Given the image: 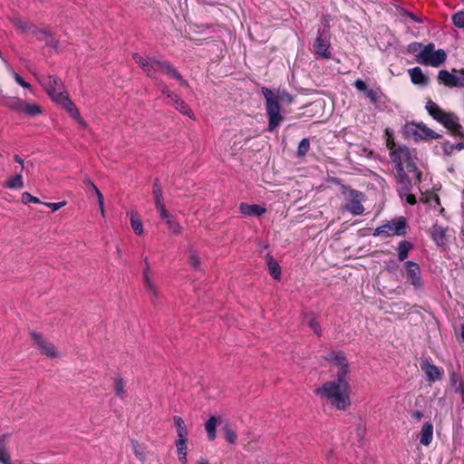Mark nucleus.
<instances>
[{
    "label": "nucleus",
    "instance_id": "4468645a",
    "mask_svg": "<svg viewBox=\"0 0 464 464\" xmlns=\"http://www.w3.org/2000/svg\"><path fill=\"white\" fill-rule=\"evenodd\" d=\"M44 85L48 95L53 102L55 96H58L59 94H62L63 96L67 95L63 90L62 82L56 77L48 76V82L44 83Z\"/></svg>",
    "mask_w": 464,
    "mask_h": 464
},
{
    "label": "nucleus",
    "instance_id": "a19ab883",
    "mask_svg": "<svg viewBox=\"0 0 464 464\" xmlns=\"http://www.w3.org/2000/svg\"><path fill=\"white\" fill-rule=\"evenodd\" d=\"M132 450L134 454L137 458H139L140 460L143 461L145 459V450L144 448L140 445L137 441H132Z\"/></svg>",
    "mask_w": 464,
    "mask_h": 464
},
{
    "label": "nucleus",
    "instance_id": "de8ad7c7",
    "mask_svg": "<svg viewBox=\"0 0 464 464\" xmlns=\"http://www.w3.org/2000/svg\"><path fill=\"white\" fill-rule=\"evenodd\" d=\"M9 72H10V73L13 75V77H14V81H15V82H16L20 86H22V87H24V88H26V89H30V88H31V85H30L28 82H24V81L21 78V76H20L18 73H16L13 69H9Z\"/></svg>",
    "mask_w": 464,
    "mask_h": 464
},
{
    "label": "nucleus",
    "instance_id": "3c124183",
    "mask_svg": "<svg viewBox=\"0 0 464 464\" xmlns=\"http://www.w3.org/2000/svg\"><path fill=\"white\" fill-rule=\"evenodd\" d=\"M44 204L45 206H47L48 208H51L53 211H56L59 208H61L62 207H63L66 204V202L61 201V202H57V203H44Z\"/></svg>",
    "mask_w": 464,
    "mask_h": 464
},
{
    "label": "nucleus",
    "instance_id": "13d9d810",
    "mask_svg": "<svg viewBox=\"0 0 464 464\" xmlns=\"http://www.w3.org/2000/svg\"><path fill=\"white\" fill-rule=\"evenodd\" d=\"M88 184H90L92 191L94 192L96 196V199L99 202V195H102V192L99 190V188L92 182L88 181Z\"/></svg>",
    "mask_w": 464,
    "mask_h": 464
},
{
    "label": "nucleus",
    "instance_id": "ddd939ff",
    "mask_svg": "<svg viewBox=\"0 0 464 464\" xmlns=\"http://www.w3.org/2000/svg\"><path fill=\"white\" fill-rule=\"evenodd\" d=\"M54 102L63 105L74 120L82 125L84 124V121L80 116L79 111L69 99L68 95L63 96L62 94H59L58 96H55Z\"/></svg>",
    "mask_w": 464,
    "mask_h": 464
},
{
    "label": "nucleus",
    "instance_id": "473e14b6",
    "mask_svg": "<svg viewBox=\"0 0 464 464\" xmlns=\"http://www.w3.org/2000/svg\"><path fill=\"white\" fill-rule=\"evenodd\" d=\"M4 186L8 188L19 189L23 188L24 182L21 179V176H14L5 181Z\"/></svg>",
    "mask_w": 464,
    "mask_h": 464
},
{
    "label": "nucleus",
    "instance_id": "37998d69",
    "mask_svg": "<svg viewBox=\"0 0 464 464\" xmlns=\"http://www.w3.org/2000/svg\"><path fill=\"white\" fill-rule=\"evenodd\" d=\"M455 26L464 29V12H458L452 16Z\"/></svg>",
    "mask_w": 464,
    "mask_h": 464
},
{
    "label": "nucleus",
    "instance_id": "c756f323",
    "mask_svg": "<svg viewBox=\"0 0 464 464\" xmlns=\"http://www.w3.org/2000/svg\"><path fill=\"white\" fill-rule=\"evenodd\" d=\"M431 236L437 245L444 244L445 230L442 227L437 225L433 226L431 229Z\"/></svg>",
    "mask_w": 464,
    "mask_h": 464
},
{
    "label": "nucleus",
    "instance_id": "a18cd8bd",
    "mask_svg": "<svg viewBox=\"0 0 464 464\" xmlns=\"http://www.w3.org/2000/svg\"><path fill=\"white\" fill-rule=\"evenodd\" d=\"M178 455H187V439L178 440L176 442Z\"/></svg>",
    "mask_w": 464,
    "mask_h": 464
},
{
    "label": "nucleus",
    "instance_id": "2f4dec72",
    "mask_svg": "<svg viewBox=\"0 0 464 464\" xmlns=\"http://www.w3.org/2000/svg\"><path fill=\"white\" fill-rule=\"evenodd\" d=\"M267 265H268L269 272L272 275V276L276 280L280 279L281 268H280V266L278 265V263L276 260H274L272 257H269Z\"/></svg>",
    "mask_w": 464,
    "mask_h": 464
},
{
    "label": "nucleus",
    "instance_id": "a211bd4d",
    "mask_svg": "<svg viewBox=\"0 0 464 464\" xmlns=\"http://www.w3.org/2000/svg\"><path fill=\"white\" fill-rule=\"evenodd\" d=\"M439 122L442 123L448 130L455 134L460 131L461 127L458 122V118L453 113L446 112Z\"/></svg>",
    "mask_w": 464,
    "mask_h": 464
},
{
    "label": "nucleus",
    "instance_id": "79ce46f5",
    "mask_svg": "<svg viewBox=\"0 0 464 464\" xmlns=\"http://www.w3.org/2000/svg\"><path fill=\"white\" fill-rule=\"evenodd\" d=\"M166 224L168 225L169 229L173 234L179 235L182 232L181 226L175 221L174 218H172L171 219H167Z\"/></svg>",
    "mask_w": 464,
    "mask_h": 464
},
{
    "label": "nucleus",
    "instance_id": "412c9836",
    "mask_svg": "<svg viewBox=\"0 0 464 464\" xmlns=\"http://www.w3.org/2000/svg\"><path fill=\"white\" fill-rule=\"evenodd\" d=\"M240 210L247 216H261L266 209L258 205H249L246 203L240 204Z\"/></svg>",
    "mask_w": 464,
    "mask_h": 464
},
{
    "label": "nucleus",
    "instance_id": "f257e3e1",
    "mask_svg": "<svg viewBox=\"0 0 464 464\" xmlns=\"http://www.w3.org/2000/svg\"><path fill=\"white\" fill-rule=\"evenodd\" d=\"M325 359L337 367V378L324 382L314 392L322 400L327 401L335 409L345 411L351 404V386L347 376L348 361L342 353L338 352L329 353Z\"/></svg>",
    "mask_w": 464,
    "mask_h": 464
},
{
    "label": "nucleus",
    "instance_id": "cd10ccee",
    "mask_svg": "<svg viewBox=\"0 0 464 464\" xmlns=\"http://www.w3.org/2000/svg\"><path fill=\"white\" fill-rule=\"evenodd\" d=\"M130 226L135 234L141 235L143 233V225L141 220L139 218L138 214L134 211L130 213Z\"/></svg>",
    "mask_w": 464,
    "mask_h": 464
},
{
    "label": "nucleus",
    "instance_id": "338daca9",
    "mask_svg": "<svg viewBox=\"0 0 464 464\" xmlns=\"http://www.w3.org/2000/svg\"><path fill=\"white\" fill-rule=\"evenodd\" d=\"M198 464H208V462L207 460H200Z\"/></svg>",
    "mask_w": 464,
    "mask_h": 464
},
{
    "label": "nucleus",
    "instance_id": "6e6552de",
    "mask_svg": "<svg viewBox=\"0 0 464 464\" xmlns=\"http://www.w3.org/2000/svg\"><path fill=\"white\" fill-rule=\"evenodd\" d=\"M405 130L406 133L411 135L415 140H436L440 137L438 133L422 124H407Z\"/></svg>",
    "mask_w": 464,
    "mask_h": 464
},
{
    "label": "nucleus",
    "instance_id": "680f3d73",
    "mask_svg": "<svg viewBox=\"0 0 464 464\" xmlns=\"http://www.w3.org/2000/svg\"><path fill=\"white\" fill-rule=\"evenodd\" d=\"M162 92H163L164 94H166V95L168 96V98H170L172 102L174 101V97H175L176 95H173V94L170 92V91H169L166 86H164V87L162 88Z\"/></svg>",
    "mask_w": 464,
    "mask_h": 464
},
{
    "label": "nucleus",
    "instance_id": "f704fd0d",
    "mask_svg": "<svg viewBox=\"0 0 464 464\" xmlns=\"http://www.w3.org/2000/svg\"><path fill=\"white\" fill-rule=\"evenodd\" d=\"M25 102H24L23 100H20V99H12L11 101L8 102V107L14 111H18V112H24V106H25Z\"/></svg>",
    "mask_w": 464,
    "mask_h": 464
},
{
    "label": "nucleus",
    "instance_id": "49530a36",
    "mask_svg": "<svg viewBox=\"0 0 464 464\" xmlns=\"http://www.w3.org/2000/svg\"><path fill=\"white\" fill-rule=\"evenodd\" d=\"M189 263L190 265L195 267V268H198L199 266V257L198 256L196 251L192 248L189 249Z\"/></svg>",
    "mask_w": 464,
    "mask_h": 464
},
{
    "label": "nucleus",
    "instance_id": "0eeeda50",
    "mask_svg": "<svg viewBox=\"0 0 464 464\" xmlns=\"http://www.w3.org/2000/svg\"><path fill=\"white\" fill-rule=\"evenodd\" d=\"M438 81L440 83L450 88L464 87V70H453L452 72L440 70L438 73Z\"/></svg>",
    "mask_w": 464,
    "mask_h": 464
},
{
    "label": "nucleus",
    "instance_id": "0e129e2a",
    "mask_svg": "<svg viewBox=\"0 0 464 464\" xmlns=\"http://www.w3.org/2000/svg\"><path fill=\"white\" fill-rule=\"evenodd\" d=\"M179 459L183 463L185 464L187 462V455H179Z\"/></svg>",
    "mask_w": 464,
    "mask_h": 464
},
{
    "label": "nucleus",
    "instance_id": "aec40b11",
    "mask_svg": "<svg viewBox=\"0 0 464 464\" xmlns=\"http://www.w3.org/2000/svg\"><path fill=\"white\" fill-rule=\"evenodd\" d=\"M433 438V425L430 422H425L422 425L420 433V443L428 446L431 443Z\"/></svg>",
    "mask_w": 464,
    "mask_h": 464
},
{
    "label": "nucleus",
    "instance_id": "1a4fd4ad",
    "mask_svg": "<svg viewBox=\"0 0 464 464\" xmlns=\"http://www.w3.org/2000/svg\"><path fill=\"white\" fill-rule=\"evenodd\" d=\"M405 276L408 280L416 289L422 286L423 283L420 276V268L419 265L412 261H407L404 264Z\"/></svg>",
    "mask_w": 464,
    "mask_h": 464
},
{
    "label": "nucleus",
    "instance_id": "c85d7f7f",
    "mask_svg": "<svg viewBox=\"0 0 464 464\" xmlns=\"http://www.w3.org/2000/svg\"><path fill=\"white\" fill-rule=\"evenodd\" d=\"M396 182L398 184V191L401 198L404 197V194H407L410 190L409 188V179L408 176H395Z\"/></svg>",
    "mask_w": 464,
    "mask_h": 464
},
{
    "label": "nucleus",
    "instance_id": "c9c22d12",
    "mask_svg": "<svg viewBox=\"0 0 464 464\" xmlns=\"http://www.w3.org/2000/svg\"><path fill=\"white\" fill-rule=\"evenodd\" d=\"M24 113L31 116L35 117L42 113L41 108L36 104H31V103H25Z\"/></svg>",
    "mask_w": 464,
    "mask_h": 464
},
{
    "label": "nucleus",
    "instance_id": "7ed1b4c3",
    "mask_svg": "<svg viewBox=\"0 0 464 464\" xmlns=\"http://www.w3.org/2000/svg\"><path fill=\"white\" fill-rule=\"evenodd\" d=\"M385 134L387 136L386 145L390 151V156L392 163H394L397 171L400 174H407L411 172H417V167L412 161L411 152L405 146L397 145L392 138V133L389 130H386Z\"/></svg>",
    "mask_w": 464,
    "mask_h": 464
},
{
    "label": "nucleus",
    "instance_id": "864d4df0",
    "mask_svg": "<svg viewBox=\"0 0 464 464\" xmlns=\"http://www.w3.org/2000/svg\"><path fill=\"white\" fill-rule=\"evenodd\" d=\"M152 193L153 196L162 195V190L158 179L154 181Z\"/></svg>",
    "mask_w": 464,
    "mask_h": 464
},
{
    "label": "nucleus",
    "instance_id": "ea45409f",
    "mask_svg": "<svg viewBox=\"0 0 464 464\" xmlns=\"http://www.w3.org/2000/svg\"><path fill=\"white\" fill-rule=\"evenodd\" d=\"M305 324H307V325L312 328L314 332V334H316L317 335H320L321 332H320V327H319V324L318 323L315 321V319L314 318L313 315H307L305 316L304 318V321Z\"/></svg>",
    "mask_w": 464,
    "mask_h": 464
},
{
    "label": "nucleus",
    "instance_id": "20e7f679",
    "mask_svg": "<svg viewBox=\"0 0 464 464\" xmlns=\"http://www.w3.org/2000/svg\"><path fill=\"white\" fill-rule=\"evenodd\" d=\"M447 59V53L442 49H435L433 44H426L421 52L416 54V61L425 66L440 67Z\"/></svg>",
    "mask_w": 464,
    "mask_h": 464
},
{
    "label": "nucleus",
    "instance_id": "f3484780",
    "mask_svg": "<svg viewBox=\"0 0 464 464\" xmlns=\"http://www.w3.org/2000/svg\"><path fill=\"white\" fill-rule=\"evenodd\" d=\"M169 78L178 80L182 86H188V82L183 79L180 73L168 62H160V69Z\"/></svg>",
    "mask_w": 464,
    "mask_h": 464
},
{
    "label": "nucleus",
    "instance_id": "a878e982",
    "mask_svg": "<svg viewBox=\"0 0 464 464\" xmlns=\"http://www.w3.org/2000/svg\"><path fill=\"white\" fill-rule=\"evenodd\" d=\"M173 420H174V424H175V427L177 430V434H178L179 440L187 439L188 430H187L185 422L182 420V418L179 416H175L173 418Z\"/></svg>",
    "mask_w": 464,
    "mask_h": 464
},
{
    "label": "nucleus",
    "instance_id": "e2e57ef3",
    "mask_svg": "<svg viewBox=\"0 0 464 464\" xmlns=\"http://www.w3.org/2000/svg\"><path fill=\"white\" fill-rule=\"evenodd\" d=\"M459 392L462 396V401L464 402V382L459 384Z\"/></svg>",
    "mask_w": 464,
    "mask_h": 464
},
{
    "label": "nucleus",
    "instance_id": "2eb2a0df",
    "mask_svg": "<svg viewBox=\"0 0 464 464\" xmlns=\"http://www.w3.org/2000/svg\"><path fill=\"white\" fill-rule=\"evenodd\" d=\"M420 368L425 372L429 382H434L436 380H440L442 377L443 372L437 366L430 363L428 361L423 362L420 364Z\"/></svg>",
    "mask_w": 464,
    "mask_h": 464
},
{
    "label": "nucleus",
    "instance_id": "39448f33",
    "mask_svg": "<svg viewBox=\"0 0 464 464\" xmlns=\"http://www.w3.org/2000/svg\"><path fill=\"white\" fill-rule=\"evenodd\" d=\"M343 194L345 198L344 208L347 211L353 215H361L364 211V208L362 205V193L352 188H343Z\"/></svg>",
    "mask_w": 464,
    "mask_h": 464
},
{
    "label": "nucleus",
    "instance_id": "5fc2aeb1",
    "mask_svg": "<svg viewBox=\"0 0 464 464\" xmlns=\"http://www.w3.org/2000/svg\"><path fill=\"white\" fill-rule=\"evenodd\" d=\"M154 198H155V206H156L157 210H160V209L165 208L164 204H163L162 195L154 196Z\"/></svg>",
    "mask_w": 464,
    "mask_h": 464
},
{
    "label": "nucleus",
    "instance_id": "5701e85b",
    "mask_svg": "<svg viewBox=\"0 0 464 464\" xmlns=\"http://www.w3.org/2000/svg\"><path fill=\"white\" fill-rule=\"evenodd\" d=\"M144 263H145V270L143 273V276H144V281H145V286L150 295L156 296L157 295L156 288H155L151 279L149 276L150 265H149L147 257L144 259Z\"/></svg>",
    "mask_w": 464,
    "mask_h": 464
},
{
    "label": "nucleus",
    "instance_id": "7c9ffc66",
    "mask_svg": "<svg viewBox=\"0 0 464 464\" xmlns=\"http://www.w3.org/2000/svg\"><path fill=\"white\" fill-rule=\"evenodd\" d=\"M412 245L408 241H401L398 246V257L400 261L407 258L409 251L411 249Z\"/></svg>",
    "mask_w": 464,
    "mask_h": 464
},
{
    "label": "nucleus",
    "instance_id": "8fccbe9b",
    "mask_svg": "<svg viewBox=\"0 0 464 464\" xmlns=\"http://www.w3.org/2000/svg\"><path fill=\"white\" fill-rule=\"evenodd\" d=\"M365 94L372 103H376L379 101L380 93L377 91L368 89L366 90Z\"/></svg>",
    "mask_w": 464,
    "mask_h": 464
},
{
    "label": "nucleus",
    "instance_id": "052dcab7",
    "mask_svg": "<svg viewBox=\"0 0 464 464\" xmlns=\"http://www.w3.org/2000/svg\"><path fill=\"white\" fill-rule=\"evenodd\" d=\"M411 416L412 418H414L417 421H420L422 417H423V414L420 411H415L411 413Z\"/></svg>",
    "mask_w": 464,
    "mask_h": 464
},
{
    "label": "nucleus",
    "instance_id": "4c0bfd02",
    "mask_svg": "<svg viewBox=\"0 0 464 464\" xmlns=\"http://www.w3.org/2000/svg\"><path fill=\"white\" fill-rule=\"evenodd\" d=\"M310 150V141L308 139H303L297 148V156L304 157Z\"/></svg>",
    "mask_w": 464,
    "mask_h": 464
},
{
    "label": "nucleus",
    "instance_id": "58836bf2",
    "mask_svg": "<svg viewBox=\"0 0 464 464\" xmlns=\"http://www.w3.org/2000/svg\"><path fill=\"white\" fill-rule=\"evenodd\" d=\"M14 160L16 162H18L20 165H21V169H19L20 172H23V171H25L27 173L29 172H33L34 169V165L30 162V161H27V162H24L19 156L15 155L14 157Z\"/></svg>",
    "mask_w": 464,
    "mask_h": 464
},
{
    "label": "nucleus",
    "instance_id": "f03ea898",
    "mask_svg": "<svg viewBox=\"0 0 464 464\" xmlns=\"http://www.w3.org/2000/svg\"><path fill=\"white\" fill-rule=\"evenodd\" d=\"M262 93L266 99V109L268 117V130L273 131L284 120L281 114L279 102L285 104L293 102V97L285 91H278L275 93L266 87L262 88Z\"/></svg>",
    "mask_w": 464,
    "mask_h": 464
},
{
    "label": "nucleus",
    "instance_id": "6e6d98bb",
    "mask_svg": "<svg viewBox=\"0 0 464 464\" xmlns=\"http://www.w3.org/2000/svg\"><path fill=\"white\" fill-rule=\"evenodd\" d=\"M158 211L160 212V218L162 219H165L166 222H167V219H171L173 218L172 215L165 208H161Z\"/></svg>",
    "mask_w": 464,
    "mask_h": 464
},
{
    "label": "nucleus",
    "instance_id": "423d86ee",
    "mask_svg": "<svg viewBox=\"0 0 464 464\" xmlns=\"http://www.w3.org/2000/svg\"><path fill=\"white\" fill-rule=\"evenodd\" d=\"M406 221L403 218L398 220H392L379 227L373 233V236H402L405 234Z\"/></svg>",
    "mask_w": 464,
    "mask_h": 464
},
{
    "label": "nucleus",
    "instance_id": "72a5a7b5",
    "mask_svg": "<svg viewBox=\"0 0 464 464\" xmlns=\"http://www.w3.org/2000/svg\"><path fill=\"white\" fill-rule=\"evenodd\" d=\"M222 430L224 432V436H225L226 440L229 443L234 444L237 440V434L231 428V426L227 422H226L222 428Z\"/></svg>",
    "mask_w": 464,
    "mask_h": 464
},
{
    "label": "nucleus",
    "instance_id": "09e8293b",
    "mask_svg": "<svg viewBox=\"0 0 464 464\" xmlns=\"http://www.w3.org/2000/svg\"><path fill=\"white\" fill-rule=\"evenodd\" d=\"M21 201L24 203V204H28L29 202H33V203H41L40 199L34 196H32L30 193L28 192H24L22 194V198H21Z\"/></svg>",
    "mask_w": 464,
    "mask_h": 464
},
{
    "label": "nucleus",
    "instance_id": "69168bd1",
    "mask_svg": "<svg viewBox=\"0 0 464 464\" xmlns=\"http://www.w3.org/2000/svg\"><path fill=\"white\" fill-rule=\"evenodd\" d=\"M460 336H461V339L464 341V324L461 325Z\"/></svg>",
    "mask_w": 464,
    "mask_h": 464
},
{
    "label": "nucleus",
    "instance_id": "c03bdc74",
    "mask_svg": "<svg viewBox=\"0 0 464 464\" xmlns=\"http://www.w3.org/2000/svg\"><path fill=\"white\" fill-rule=\"evenodd\" d=\"M425 45H423L422 44L420 43H411L408 45V52L410 53H413L415 56L416 54L420 53L421 52V50L423 49Z\"/></svg>",
    "mask_w": 464,
    "mask_h": 464
},
{
    "label": "nucleus",
    "instance_id": "6ab92c4d",
    "mask_svg": "<svg viewBox=\"0 0 464 464\" xmlns=\"http://www.w3.org/2000/svg\"><path fill=\"white\" fill-rule=\"evenodd\" d=\"M409 75L414 84L426 86L429 83V77L422 72L420 67L410 69Z\"/></svg>",
    "mask_w": 464,
    "mask_h": 464
},
{
    "label": "nucleus",
    "instance_id": "bf43d9fd",
    "mask_svg": "<svg viewBox=\"0 0 464 464\" xmlns=\"http://www.w3.org/2000/svg\"><path fill=\"white\" fill-rule=\"evenodd\" d=\"M404 197L406 198L408 204L413 205L416 203L414 195L408 192L407 194H404Z\"/></svg>",
    "mask_w": 464,
    "mask_h": 464
},
{
    "label": "nucleus",
    "instance_id": "f8f14e48",
    "mask_svg": "<svg viewBox=\"0 0 464 464\" xmlns=\"http://www.w3.org/2000/svg\"><path fill=\"white\" fill-rule=\"evenodd\" d=\"M133 59L149 76H151L155 71L160 69L161 62L151 57L144 58L138 53L133 54Z\"/></svg>",
    "mask_w": 464,
    "mask_h": 464
},
{
    "label": "nucleus",
    "instance_id": "4d7b16f0",
    "mask_svg": "<svg viewBox=\"0 0 464 464\" xmlns=\"http://www.w3.org/2000/svg\"><path fill=\"white\" fill-rule=\"evenodd\" d=\"M99 208L101 215L104 218L105 217V209H104V199L102 195H99Z\"/></svg>",
    "mask_w": 464,
    "mask_h": 464
},
{
    "label": "nucleus",
    "instance_id": "bb28decb",
    "mask_svg": "<svg viewBox=\"0 0 464 464\" xmlns=\"http://www.w3.org/2000/svg\"><path fill=\"white\" fill-rule=\"evenodd\" d=\"M217 423H218V419L216 417H210L205 423V429H206L208 438L209 440H214L216 439Z\"/></svg>",
    "mask_w": 464,
    "mask_h": 464
},
{
    "label": "nucleus",
    "instance_id": "9d476101",
    "mask_svg": "<svg viewBox=\"0 0 464 464\" xmlns=\"http://www.w3.org/2000/svg\"><path fill=\"white\" fill-rule=\"evenodd\" d=\"M31 336L34 340V345L41 351V353L50 358L58 357L59 354L56 348L47 340L44 339L39 334L32 332Z\"/></svg>",
    "mask_w": 464,
    "mask_h": 464
},
{
    "label": "nucleus",
    "instance_id": "e433bc0d",
    "mask_svg": "<svg viewBox=\"0 0 464 464\" xmlns=\"http://www.w3.org/2000/svg\"><path fill=\"white\" fill-rule=\"evenodd\" d=\"M114 392L117 396L122 398L125 393V384L121 378L114 379Z\"/></svg>",
    "mask_w": 464,
    "mask_h": 464
},
{
    "label": "nucleus",
    "instance_id": "603ef678",
    "mask_svg": "<svg viewBox=\"0 0 464 464\" xmlns=\"http://www.w3.org/2000/svg\"><path fill=\"white\" fill-rule=\"evenodd\" d=\"M354 86L357 90L366 92L368 90L366 83L362 80H356Z\"/></svg>",
    "mask_w": 464,
    "mask_h": 464
},
{
    "label": "nucleus",
    "instance_id": "774afa93",
    "mask_svg": "<svg viewBox=\"0 0 464 464\" xmlns=\"http://www.w3.org/2000/svg\"><path fill=\"white\" fill-rule=\"evenodd\" d=\"M117 254L119 256H121V250L119 248L117 249Z\"/></svg>",
    "mask_w": 464,
    "mask_h": 464
},
{
    "label": "nucleus",
    "instance_id": "9b49d317",
    "mask_svg": "<svg viewBox=\"0 0 464 464\" xmlns=\"http://www.w3.org/2000/svg\"><path fill=\"white\" fill-rule=\"evenodd\" d=\"M14 23V25L23 32L28 30L32 32L33 34H35L40 40H44L47 44L54 46V42L53 41L52 35L47 30L37 29L35 26H28L26 23L21 21L20 19H15Z\"/></svg>",
    "mask_w": 464,
    "mask_h": 464
},
{
    "label": "nucleus",
    "instance_id": "393cba45",
    "mask_svg": "<svg viewBox=\"0 0 464 464\" xmlns=\"http://www.w3.org/2000/svg\"><path fill=\"white\" fill-rule=\"evenodd\" d=\"M6 435L0 437V463L1 464H11V459L6 451Z\"/></svg>",
    "mask_w": 464,
    "mask_h": 464
},
{
    "label": "nucleus",
    "instance_id": "4be33fe9",
    "mask_svg": "<svg viewBox=\"0 0 464 464\" xmlns=\"http://www.w3.org/2000/svg\"><path fill=\"white\" fill-rule=\"evenodd\" d=\"M172 104L175 106V108L179 111L181 113L188 115L190 119H195V116L191 110L189 109L188 105L180 98L178 96L174 97V101L172 102Z\"/></svg>",
    "mask_w": 464,
    "mask_h": 464
},
{
    "label": "nucleus",
    "instance_id": "b1692460",
    "mask_svg": "<svg viewBox=\"0 0 464 464\" xmlns=\"http://www.w3.org/2000/svg\"><path fill=\"white\" fill-rule=\"evenodd\" d=\"M426 109L428 112L438 121L442 118V116L446 113L442 111L434 102L429 101L426 104Z\"/></svg>",
    "mask_w": 464,
    "mask_h": 464
},
{
    "label": "nucleus",
    "instance_id": "dca6fc26",
    "mask_svg": "<svg viewBox=\"0 0 464 464\" xmlns=\"http://www.w3.org/2000/svg\"><path fill=\"white\" fill-rule=\"evenodd\" d=\"M329 41L323 36H318L314 44V50L315 54L318 57H322L324 59L330 58V53L328 52L329 48Z\"/></svg>",
    "mask_w": 464,
    "mask_h": 464
}]
</instances>
